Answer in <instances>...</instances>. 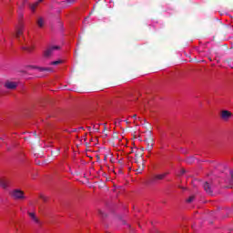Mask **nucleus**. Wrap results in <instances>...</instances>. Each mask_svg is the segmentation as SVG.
Here are the masks:
<instances>
[{
  "mask_svg": "<svg viewBox=\"0 0 233 233\" xmlns=\"http://www.w3.org/2000/svg\"><path fill=\"white\" fill-rule=\"evenodd\" d=\"M28 216L31 218V219L34 218V217H35V213H31V212H29L28 213Z\"/></svg>",
  "mask_w": 233,
  "mask_h": 233,
  "instance_id": "nucleus-25",
  "label": "nucleus"
},
{
  "mask_svg": "<svg viewBox=\"0 0 233 233\" xmlns=\"http://www.w3.org/2000/svg\"><path fill=\"white\" fill-rule=\"evenodd\" d=\"M37 6H39V2H35V4L29 5L30 10H32V12H35Z\"/></svg>",
  "mask_w": 233,
  "mask_h": 233,
  "instance_id": "nucleus-13",
  "label": "nucleus"
},
{
  "mask_svg": "<svg viewBox=\"0 0 233 233\" xmlns=\"http://www.w3.org/2000/svg\"><path fill=\"white\" fill-rule=\"evenodd\" d=\"M25 32V25L19 24L18 26L15 27L14 36L18 41V43H21V35H23V33Z\"/></svg>",
  "mask_w": 233,
  "mask_h": 233,
  "instance_id": "nucleus-3",
  "label": "nucleus"
},
{
  "mask_svg": "<svg viewBox=\"0 0 233 233\" xmlns=\"http://www.w3.org/2000/svg\"><path fill=\"white\" fill-rule=\"evenodd\" d=\"M43 1H44V0H38V4H39V3H43Z\"/></svg>",
  "mask_w": 233,
  "mask_h": 233,
  "instance_id": "nucleus-34",
  "label": "nucleus"
},
{
  "mask_svg": "<svg viewBox=\"0 0 233 233\" xmlns=\"http://www.w3.org/2000/svg\"><path fill=\"white\" fill-rule=\"evenodd\" d=\"M147 145H154V137H152V131L148 132L147 137H146Z\"/></svg>",
  "mask_w": 233,
  "mask_h": 233,
  "instance_id": "nucleus-8",
  "label": "nucleus"
},
{
  "mask_svg": "<svg viewBox=\"0 0 233 233\" xmlns=\"http://www.w3.org/2000/svg\"><path fill=\"white\" fill-rule=\"evenodd\" d=\"M140 151H141V152H145V147H141V148H140Z\"/></svg>",
  "mask_w": 233,
  "mask_h": 233,
  "instance_id": "nucleus-32",
  "label": "nucleus"
},
{
  "mask_svg": "<svg viewBox=\"0 0 233 233\" xmlns=\"http://www.w3.org/2000/svg\"><path fill=\"white\" fill-rule=\"evenodd\" d=\"M186 172H187V170L181 169V171H180V176H183V174H186Z\"/></svg>",
  "mask_w": 233,
  "mask_h": 233,
  "instance_id": "nucleus-29",
  "label": "nucleus"
},
{
  "mask_svg": "<svg viewBox=\"0 0 233 233\" xmlns=\"http://www.w3.org/2000/svg\"><path fill=\"white\" fill-rule=\"evenodd\" d=\"M0 187H2V188H8V180L0 179Z\"/></svg>",
  "mask_w": 233,
  "mask_h": 233,
  "instance_id": "nucleus-11",
  "label": "nucleus"
},
{
  "mask_svg": "<svg viewBox=\"0 0 233 233\" xmlns=\"http://www.w3.org/2000/svg\"><path fill=\"white\" fill-rule=\"evenodd\" d=\"M104 159H106V157H105Z\"/></svg>",
  "mask_w": 233,
  "mask_h": 233,
  "instance_id": "nucleus-38",
  "label": "nucleus"
},
{
  "mask_svg": "<svg viewBox=\"0 0 233 233\" xmlns=\"http://www.w3.org/2000/svg\"><path fill=\"white\" fill-rule=\"evenodd\" d=\"M11 198L15 200L23 201V199H26V197H25V191L21 189H14L11 192Z\"/></svg>",
  "mask_w": 233,
  "mask_h": 233,
  "instance_id": "nucleus-1",
  "label": "nucleus"
},
{
  "mask_svg": "<svg viewBox=\"0 0 233 233\" xmlns=\"http://www.w3.org/2000/svg\"><path fill=\"white\" fill-rule=\"evenodd\" d=\"M86 128H87V130H89V131L92 130V127H87Z\"/></svg>",
  "mask_w": 233,
  "mask_h": 233,
  "instance_id": "nucleus-33",
  "label": "nucleus"
},
{
  "mask_svg": "<svg viewBox=\"0 0 233 233\" xmlns=\"http://www.w3.org/2000/svg\"><path fill=\"white\" fill-rule=\"evenodd\" d=\"M38 72H54V68L52 67H37Z\"/></svg>",
  "mask_w": 233,
  "mask_h": 233,
  "instance_id": "nucleus-10",
  "label": "nucleus"
},
{
  "mask_svg": "<svg viewBox=\"0 0 233 233\" xmlns=\"http://www.w3.org/2000/svg\"><path fill=\"white\" fill-rule=\"evenodd\" d=\"M35 223H36L37 225H39V218H37V217H35H35L33 218H31Z\"/></svg>",
  "mask_w": 233,
  "mask_h": 233,
  "instance_id": "nucleus-19",
  "label": "nucleus"
},
{
  "mask_svg": "<svg viewBox=\"0 0 233 233\" xmlns=\"http://www.w3.org/2000/svg\"><path fill=\"white\" fill-rule=\"evenodd\" d=\"M94 132H99V127H96V125L93 127Z\"/></svg>",
  "mask_w": 233,
  "mask_h": 233,
  "instance_id": "nucleus-23",
  "label": "nucleus"
},
{
  "mask_svg": "<svg viewBox=\"0 0 233 233\" xmlns=\"http://www.w3.org/2000/svg\"><path fill=\"white\" fill-rule=\"evenodd\" d=\"M81 128V130H85V128L84 127H80Z\"/></svg>",
  "mask_w": 233,
  "mask_h": 233,
  "instance_id": "nucleus-36",
  "label": "nucleus"
},
{
  "mask_svg": "<svg viewBox=\"0 0 233 233\" xmlns=\"http://www.w3.org/2000/svg\"><path fill=\"white\" fill-rule=\"evenodd\" d=\"M26 68L33 69V70H37V68H39V66H27Z\"/></svg>",
  "mask_w": 233,
  "mask_h": 233,
  "instance_id": "nucleus-18",
  "label": "nucleus"
},
{
  "mask_svg": "<svg viewBox=\"0 0 233 233\" xmlns=\"http://www.w3.org/2000/svg\"><path fill=\"white\" fill-rule=\"evenodd\" d=\"M54 50H59V46H55L47 48L46 51H44V57L48 59V57H52L54 56Z\"/></svg>",
  "mask_w": 233,
  "mask_h": 233,
  "instance_id": "nucleus-4",
  "label": "nucleus"
},
{
  "mask_svg": "<svg viewBox=\"0 0 233 233\" xmlns=\"http://www.w3.org/2000/svg\"><path fill=\"white\" fill-rule=\"evenodd\" d=\"M125 122L127 123V125H128L130 122H128L127 120H125Z\"/></svg>",
  "mask_w": 233,
  "mask_h": 233,
  "instance_id": "nucleus-35",
  "label": "nucleus"
},
{
  "mask_svg": "<svg viewBox=\"0 0 233 233\" xmlns=\"http://www.w3.org/2000/svg\"><path fill=\"white\" fill-rule=\"evenodd\" d=\"M226 63H228V65H230V63H232V58H228L226 60Z\"/></svg>",
  "mask_w": 233,
  "mask_h": 233,
  "instance_id": "nucleus-27",
  "label": "nucleus"
},
{
  "mask_svg": "<svg viewBox=\"0 0 233 233\" xmlns=\"http://www.w3.org/2000/svg\"><path fill=\"white\" fill-rule=\"evenodd\" d=\"M220 117L223 121H228L232 117V112L228 110H222L220 113Z\"/></svg>",
  "mask_w": 233,
  "mask_h": 233,
  "instance_id": "nucleus-5",
  "label": "nucleus"
},
{
  "mask_svg": "<svg viewBox=\"0 0 233 233\" xmlns=\"http://www.w3.org/2000/svg\"><path fill=\"white\" fill-rule=\"evenodd\" d=\"M5 88H8V90H15L17 88V83L15 82H7L5 85Z\"/></svg>",
  "mask_w": 233,
  "mask_h": 233,
  "instance_id": "nucleus-6",
  "label": "nucleus"
},
{
  "mask_svg": "<svg viewBox=\"0 0 233 233\" xmlns=\"http://www.w3.org/2000/svg\"><path fill=\"white\" fill-rule=\"evenodd\" d=\"M133 119H137V115H133Z\"/></svg>",
  "mask_w": 233,
  "mask_h": 233,
  "instance_id": "nucleus-31",
  "label": "nucleus"
},
{
  "mask_svg": "<svg viewBox=\"0 0 233 233\" xmlns=\"http://www.w3.org/2000/svg\"><path fill=\"white\" fill-rule=\"evenodd\" d=\"M123 223H124V225H125V221L123 220Z\"/></svg>",
  "mask_w": 233,
  "mask_h": 233,
  "instance_id": "nucleus-39",
  "label": "nucleus"
},
{
  "mask_svg": "<svg viewBox=\"0 0 233 233\" xmlns=\"http://www.w3.org/2000/svg\"><path fill=\"white\" fill-rule=\"evenodd\" d=\"M52 156H59V149H56V151L51 152Z\"/></svg>",
  "mask_w": 233,
  "mask_h": 233,
  "instance_id": "nucleus-21",
  "label": "nucleus"
},
{
  "mask_svg": "<svg viewBox=\"0 0 233 233\" xmlns=\"http://www.w3.org/2000/svg\"><path fill=\"white\" fill-rule=\"evenodd\" d=\"M230 176H231L230 183L233 185V172L232 171H230Z\"/></svg>",
  "mask_w": 233,
  "mask_h": 233,
  "instance_id": "nucleus-28",
  "label": "nucleus"
},
{
  "mask_svg": "<svg viewBox=\"0 0 233 233\" xmlns=\"http://www.w3.org/2000/svg\"><path fill=\"white\" fill-rule=\"evenodd\" d=\"M40 199H43V201H46V197L44 195H40Z\"/></svg>",
  "mask_w": 233,
  "mask_h": 233,
  "instance_id": "nucleus-26",
  "label": "nucleus"
},
{
  "mask_svg": "<svg viewBox=\"0 0 233 233\" xmlns=\"http://www.w3.org/2000/svg\"><path fill=\"white\" fill-rule=\"evenodd\" d=\"M194 199H196L195 196H190L187 199V203H192V201H194Z\"/></svg>",
  "mask_w": 233,
  "mask_h": 233,
  "instance_id": "nucleus-17",
  "label": "nucleus"
},
{
  "mask_svg": "<svg viewBox=\"0 0 233 233\" xmlns=\"http://www.w3.org/2000/svg\"><path fill=\"white\" fill-rule=\"evenodd\" d=\"M189 163H192V160H189Z\"/></svg>",
  "mask_w": 233,
  "mask_h": 233,
  "instance_id": "nucleus-37",
  "label": "nucleus"
},
{
  "mask_svg": "<svg viewBox=\"0 0 233 233\" xmlns=\"http://www.w3.org/2000/svg\"><path fill=\"white\" fill-rule=\"evenodd\" d=\"M98 212H99L101 218H106V214L105 212H103L101 210H99Z\"/></svg>",
  "mask_w": 233,
  "mask_h": 233,
  "instance_id": "nucleus-22",
  "label": "nucleus"
},
{
  "mask_svg": "<svg viewBox=\"0 0 233 233\" xmlns=\"http://www.w3.org/2000/svg\"><path fill=\"white\" fill-rule=\"evenodd\" d=\"M147 148L148 152H152V149L154 148V145L149 144V145H147Z\"/></svg>",
  "mask_w": 233,
  "mask_h": 233,
  "instance_id": "nucleus-20",
  "label": "nucleus"
},
{
  "mask_svg": "<svg viewBox=\"0 0 233 233\" xmlns=\"http://www.w3.org/2000/svg\"><path fill=\"white\" fill-rule=\"evenodd\" d=\"M36 23L40 28L45 26V19H43V17H39Z\"/></svg>",
  "mask_w": 233,
  "mask_h": 233,
  "instance_id": "nucleus-12",
  "label": "nucleus"
},
{
  "mask_svg": "<svg viewBox=\"0 0 233 233\" xmlns=\"http://www.w3.org/2000/svg\"><path fill=\"white\" fill-rule=\"evenodd\" d=\"M167 174H168V172L155 175L154 179H155V181H163V179H165V177H167Z\"/></svg>",
  "mask_w": 233,
  "mask_h": 233,
  "instance_id": "nucleus-7",
  "label": "nucleus"
},
{
  "mask_svg": "<svg viewBox=\"0 0 233 233\" xmlns=\"http://www.w3.org/2000/svg\"><path fill=\"white\" fill-rule=\"evenodd\" d=\"M61 63H63V61L61 60H56V61H53L50 63V65H53L55 66H57V65H61Z\"/></svg>",
  "mask_w": 233,
  "mask_h": 233,
  "instance_id": "nucleus-16",
  "label": "nucleus"
},
{
  "mask_svg": "<svg viewBox=\"0 0 233 233\" xmlns=\"http://www.w3.org/2000/svg\"><path fill=\"white\" fill-rule=\"evenodd\" d=\"M22 50H25V52H28V54H32L33 50H35V46H22Z\"/></svg>",
  "mask_w": 233,
  "mask_h": 233,
  "instance_id": "nucleus-9",
  "label": "nucleus"
},
{
  "mask_svg": "<svg viewBox=\"0 0 233 233\" xmlns=\"http://www.w3.org/2000/svg\"><path fill=\"white\" fill-rule=\"evenodd\" d=\"M136 157H143V154H140V155L136 154Z\"/></svg>",
  "mask_w": 233,
  "mask_h": 233,
  "instance_id": "nucleus-30",
  "label": "nucleus"
},
{
  "mask_svg": "<svg viewBox=\"0 0 233 233\" xmlns=\"http://www.w3.org/2000/svg\"><path fill=\"white\" fill-rule=\"evenodd\" d=\"M33 134H34L35 137L37 138V141H38V143H39L40 138H39V137L37 136V132L35 131Z\"/></svg>",
  "mask_w": 233,
  "mask_h": 233,
  "instance_id": "nucleus-24",
  "label": "nucleus"
},
{
  "mask_svg": "<svg viewBox=\"0 0 233 233\" xmlns=\"http://www.w3.org/2000/svg\"><path fill=\"white\" fill-rule=\"evenodd\" d=\"M144 127L145 128H147V130H151V127H150V124L148 122H147V120L144 121Z\"/></svg>",
  "mask_w": 233,
  "mask_h": 233,
  "instance_id": "nucleus-15",
  "label": "nucleus"
},
{
  "mask_svg": "<svg viewBox=\"0 0 233 233\" xmlns=\"http://www.w3.org/2000/svg\"><path fill=\"white\" fill-rule=\"evenodd\" d=\"M143 170H145V164L142 163L140 166H138V168H137V172L141 174Z\"/></svg>",
  "mask_w": 233,
  "mask_h": 233,
  "instance_id": "nucleus-14",
  "label": "nucleus"
},
{
  "mask_svg": "<svg viewBox=\"0 0 233 233\" xmlns=\"http://www.w3.org/2000/svg\"><path fill=\"white\" fill-rule=\"evenodd\" d=\"M215 187H216V185H214V182L206 181L203 184V188H204L205 192L208 196H214V188H215Z\"/></svg>",
  "mask_w": 233,
  "mask_h": 233,
  "instance_id": "nucleus-2",
  "label": "nucleus"
}]
</instances>
